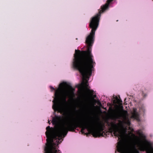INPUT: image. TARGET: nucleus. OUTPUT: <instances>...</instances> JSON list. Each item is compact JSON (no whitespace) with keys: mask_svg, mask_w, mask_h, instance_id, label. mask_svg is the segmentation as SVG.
<instances>
[{"mask_svg":"<svg viewBox=\"0 0 153 153\" xmlns=\"http://www.w3.org/2000/svg\"><path fill=\"white\" fill-rule=\"evenodd\" d=\"M100 12L101 11H100L95 16L92 18L91 21L89 26L92 30L86 40V43L88 45L87 51L80 52L75 50L73 65L75 68L78 69L82 75V84H88V78L91 75L93 66L95 63L91 53L90 47L93 42V37L98 25Z\"/></svg>","mask_w":153,"mask_h":153,"instance_id":"nucleus-1","label":"nucleus"},{"mask_svg":"<svg viewBox=\"0 0 153 153\" xmlns=\"http://www.w3.org/2000/svg\"><path fill=\"white\" fill-rule=\"evenodd\" d=\"M115 136L118 137L120 141L117 146V152L120 153H134L138 152L136 143L131 141H126L125 137L128 136L126 134L127 128L124 126L123 123L120 122L117 124H113L111 126Z\"/></svg>","mask_w":153,"mask_h":153,"instance_id":"nucleus-2","label":"nucleus"},{"mask_svg":"<svg viewBox=\"0 0 153 153\" xmlns=\"http://www.w3.org/2000/svg\"><path fill=\"white\" fill-rule=\"evenodd\" d=\"M62 85L60 84V88L55 91V97L53 100V109L59 112L64 110L67 104L66 98L70 97L73 93L70 88H66Z\"/></svg>","mask_w":153,"mask_h":153,"instance_id":"nucleus-3","label":"nucleus"},{"mask_svg":"<svg viewBox=\"0 0 153 153\" xmlns=\"http://www.w3.org/2000/svg\"><path fill=\"white\" fill-rule=\"evenodd\" d=\"M131 117L136 119L137 120H139L138 114L136 111V109L135 108L133 109Z\"/></svg>","mask_w":153,"mask_h":153,"instance_id":"nucleus-4","label":"nucleus"},{"mask_svg":"<svg viewBox=\"0 0 153 153\" xmlns=\"http://www.w3.org/2000/svg\"><path fill=\"white\" fill-rule=\"evenodd\" d=\"M138 146L139 147L141 151H144L145 150L146 147L145 146L140 143H139L138 144Z\"/></svg>","mask_w":153,"mask_h":153,"instance_id":"nucleus-5","label":"nucleus"},{"mask_svg":"<svg viewBox=\"0 0 153 153\" xmlns=\"http://www.w3.org/2000/svg\"><path fill=\"white\" fill-rule=\"evenodd\" d=\"M127 116L126 115V114H125V118L126 119V120L124 121L123 123L127 124V125L129 126L130 124V122L128 119H127Z\"/></svg>","mask_w":153,"mask_h":153,"instance_id":"nucleus-6","label":"nucleus"},{"mask_svg":"<svg viewBox=\"0 0 153 153\" xmlns=\"http://www.w3.org/2000/svg\"><path fill=\"white\" fill-rule=\"evenodd\" d=\"M128 128L129 129L131 130V129H130V127H129Z\"/></svg>","mask_w":153,"mask_h":153,"instance_id":"nucleus-7","label":"nucleus"},{"mask_svg":"<svg viewBox=\"0 0 153 153\" xmlns=\"http://www.w3.org/2000/svg\"><path fill=\"white\" fill-rule=\"evenodd\" d=\"M52 88V89H54V88Z\"/></svg>","mask_w":153,"mask_h":153,"instance_id":"nucleus-8","label":"nucleus"},{"mask_svg":"<svg viewBox=\"0 0 153 153\" xmlns=\"http://www.w3.org/2000/svg\"><path fill=\"white\" fill-rule=\"evenodd\" d=\"M116 153H117V152H116Z\"/></svg>","mask_w":153,"mask_h":153,"instance_id":"nucleus-9","label":"nucleus"}]
</instances>
